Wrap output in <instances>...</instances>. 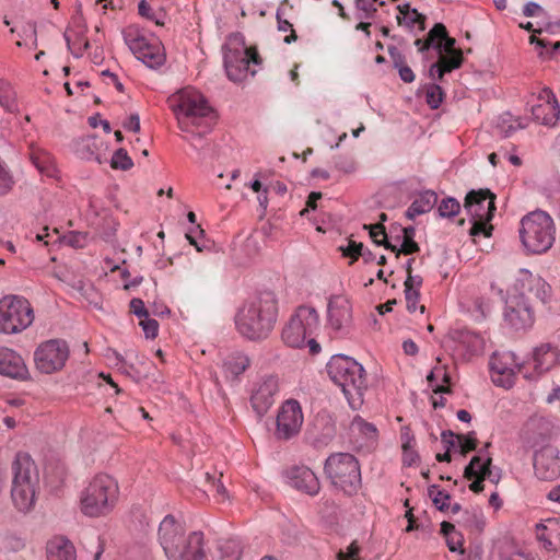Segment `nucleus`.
Returning <instances> with one entry per match:
<instances>
[{
    "instance_id": "24",
    "label": "nucleus",
    "mask_w": 560,
    "mask_h": 560,
    "mask_svg": "<svg viewBox=\"0 0 560 560\" xmlns=\"http://www.w3.org/2000/svg\"><path fill=\"white\" fill-rule=\"evenodd\" d=\"M0 374L11 378L24 380L28 370L19 353L9 348H0Z\"/></svg>"
},
{
    "instance_id": "8",
    "label": "nucleus",
    "mask_w": 560,
    "mask_h": 560,
    "mask_svg": "<svg viewBox=\"0 0 560 560\" xmlns=\"http://www.w3.org/2000/svg\"><path fill=\"white\" fill-rule=\"evenodd\" d=\"M555 233L553 220L545 211L529 212L521 220L518 234L527 254L539 255L548 252L555 242Z\"/></svg>"
},
{
    "instance_id": "57",
    "label": "nucleus",
    "mask_w": 560,
    "mask_h": 560,
    "mask_svg": "<svg viewBox=\"0 0 560 560\" xmlns=\"http://www.w3.org/2000/svg\"><path fill=\"white\" fill-rule=\"evenodd\" d=\"M360 547L355 541L351 542L347 548V552L340 551L338 555L339 560H358Z\"/></svg>"
},
{
    "instance_id": "12",
    "label": "nucleus",
    "mask_w": 560,
    "mask_h": 560,
    "mask_svg": "<svg viewBox=\"0 0 560 560\" xmlns=\"http://www.w3.org/2000/svg\"><path fill=\"white\" fill-rule=\"evenodd\" d=\"M319 327V315L313 306L300 305L282 329L281 338L291 348H302Z\"/></svg>"
},
{
    "instance_id": "11",
    "label": "nucleus",
    "mask_w": 560,
    "mask_h": 560,
    "mask_svg": "<svg viewBox=\"0 0 560 560\" xmlns=\"http://www.w3.org/2000/svg\"><path fill=\"white\" fill-rule=\"evenodd\" d=\"M122 37L135 57L145 66L154 69L163 65L165 55L159 38L135 24L128 25L122 31Z\"/></svg>"
},
{
    "instance_id": "14",
    "label": "nucleus",
    "mask_w": 560,
    "mask_h": 560,
    "mask_svg": "<svg viewBox=\"0 0 560 560\" xmlns=\"http://www.w3.org/2000/svg\"><path fill=\"white\" fill-rule=\"evenodd\" d=\"M34 320L30 302L16 295H5L0 300V331L16 334L26 329Z\"/></svg>"
},
{
    "instance_id": "2",
    "label": "nucleus",
    "mask_w": 560,
    "mask_h": 560,
    "mask_svg": "<svg viewBox=\"0 0 560 560\" xmlns=\"http://www.w3.org/2000/svg\"><path fill=\"white\" fill-rule=\"evenodd\" d=\"M278 317V299L266 290L246 300L237 310L234 322L236 330L249 340H261L275 328Z\"/></svg>"
},
{
    "instance_id": "56",
    "label": "nucleus",
    "mask_w": 560,
    "mask_h": 560,
    "mask_svg": "<svg viewBox=\"0 0 560 560\" xmlns=\"http://www.w3.org/2000/svg\"><path fill=\"white\" fill-rule=\"evenodd\" d=\"M138 12L141 16H143L148 20H151V21H155V23L158 25H162V23L159 20H155V14H154L151 5L145 0H141L139 2Z\"/></svg>"
},
{
    "instance_id": "5",
    "label": "nucleus",
    "mask_w": 560,
    "mask_h": 560,
    "mask_svg": "<svg viewBox=\"0 0 560 560\" xmlns=\"http://www.w3.org/2000/svg\"><path fill=\"white\" fill-rule=\"evenodd\" d=\"M120 498L116 478L101 472L95 475L79 494V510L90 518L106 517L114 512Z\"/></svg>"
},
{
    "instance_id": "22",
    "label": "nucleus",
    "mask_w": 560,
    "mask_h": 560,
    "mask_svg": "<svg viewBox=\"0 0 560 560\" xmlns=\"http://www.w3.org/2000/svg\"><path fill=\"white\" fill-rule=\"evenodd\" d=\"M285 475L290 486L306 494L315 495L320 489L317 476L306 466H293L287 470Z\"/></svg>"
},
{
    "instance_id": "16",
    "label": "nucleus",
    "mask_w": 560,
    "mask_h": 560,
    "mask_svg": "<svg viewBox=\"0 0 560 560\" xmlns=\"http://www.w3.org/2000/svg\"><path fill=\"white\" fill-rule=\"evenodd\" d=\"M303 412L298 400L284 401L277 415L275 435L278 440L288 441L295 436L303 424Z\"/></svg>"
},
{
    "instance_id": "9",
    "label": "nucleus",
    "mask_w": 560,
    "mask_h": 560,
    "mask_svg": "<svg viewBox=\"0 0 560 560\" xmlns=\"http://www.w3.org/2000/svg\"><path fill=\"white\" fill-rule=\"evenodd\" d=\"M11 497L15 508L21 512L30 511L35 503L38 474L35 463L26 453H18L12 463Z\"/></svg>"
},
{
    "instance_id": "10",
    "label": "nucleus",
    "mask_w": 560,
    "mask_h": 560,
    "mask_svg": "<svg viewBox=\"0 0 560 560\" xmlns=\"http://www.w3.org/2000/svg\"><path fill=\"white\" fill-rule=\"evenodd\" d=\"M324 470L335 487L352 495L361 487V470L358 459L350 453L331 454Z\"/></svg>"
},
{
    "instance_id": "42",
    "label": "nucleus",
    "mask_w": 560,
    "mask_h": 560,
    "mask_svg": "<svg viewBox=\"0 0 560 560\" xmlns=\"http://www.w3.org/2000/svg\"><path fill=\"white\" fill-rule=\"evenodd\" d=\"M460 210V203L452 197H447L441 201L438 211L442 218H453Z\"/></svg>"
},
{
    "instance_id": "6",
    "label": "nucleus",
    "mask_w": 560,
    "mask_h": 560,
    "mask_svg": "<svg viewBox=\"0 0 560 560\" xmlns=\"http://www.w3.org/2000/svg\"><path fill=\"white\" fill-rule=\"evenodd\" d=\"M327 373L331 381L338 385L351 406L362 402V397L368 388L364 368L354 359L335 354L327 365Z\"/></svg>"
},
{
    "instance_id": "25",
    "label": "nucleus",
    "mask_w": 560,
    "mask_h": 560,
    "mask_svg": "<svg viewBox=\"0 0 560 560\" xmlns=\"http://www.w3.org/2000/svg\"><path fill=\"white\" fill-rule=\"evenodd\" d=\"M536 537L548 551H560V518H548L537 524Z\"/></svg>"
},
{
    "instance_id": "45",
    "label": "nucleus",
    "mask_w": 560,
    "mask_h": 560,
    "mask_svg": "<svg viewBox=\"0 0 560 560\" xmlns=\"http://www.w3.org/2000/svg\"><path fill=\"white\" fill-rule=\"evenodd\" d=\"M427 103L432 109H436L443 101V90L438 84H431L427 89Z\"/></svg>"
},
{
    "instance_id": "54",
    "label": "nucleus",
    "mask_w": 560,
    "mask_h": 560,
    "mask_svg": "<svg viewBox=\"0 0 560 560\" xmlns=\"http://www.w3.org/2000/svg\"><path fill=\"white\" fill-rule=\"evenodd\" d=\"M416 445L402 447V463L406 466H411L419 459V454L415 448Z\"/></svg>"
},
{
    "instance_id": "33",
    "label": "nucleus",
    "mask_w": 560,
    "mask_h": 560,
    "mask_svg": "<svg viewBox=\"0 0 560 560\" xmlns=\"http://www.w3.org/2000/svg\"><path fill=\"white\" fill-rule=\"evenodd\" d=\"M441 533L445 537L446 544L448 549L452 552L460 551L462 553L464 550L463 547V536L460 533H458L455 529V526L452 523H448L446 521L441 523Z\"/></svg>"
},
{
    "instance_id": "39",
    "label": "nucleus",
    "mask_w": 560,
    "mask_h": 560,
    "mask_svg": "<svg viewBox=\"0 0 560 560\" xmlns=\"http://www.w3.org/2000/svg\"><path fill=\"white\" fill-rule=\"evenodd\" d=\"M428 493L438 510H440V511L448 510L451 495L447 492L440 490L439 486L432 485L428 488Z\"/></svg>"
},
{
    "instance_id": "53",
    "label": "nucleus",
    "mask_w": 560,
    "mask_h": 560,
    "mask_svg": "<svg viewBox=\"0 0 560 560\" xmlns=\"http://www.w3.org/2000/svg\"><path fill=\"white\" fill-rule=\"evenodd\" d=\"M215 498L220 509L226 508L230 504V495L224 485L219 480L215 485Z\"/></svg>"
},
{
    "instance_id": "4",
    "label": "nucleus",
    "mask_w": 560,
    "mask_h": 560,
    "mask_svg": "<svg viewBox=\"0 0 560 560\" xmlns=\"http://www.w3.org/2000/svg\"><path fill=\"white\" fill-rule=\"evenodd\" d=\"M159 541L170 560H207L203 534L192 532L186 537L183 524L173 515L160 523Z\"/></svg>"
},
{
    "instance_id": "58",
    "label": "nucleus",
    "mask_w": 560,
    "mask_h": 560,
    "mask_svg": "<svg viewBox=\"0 0 560 560\" xmlns=\"http://www.w3.org/2000/svg\"><path fill=\"white\" fill-rule=\"evenodd\" d=\"M336 167L345 173H351L354 171L355 168V165H354V162L353 160L351 159H348V158H343V156H339L337 160H336Z\"/></svg>"
},
{
    "instance_id": "18",
    "label": "nucleus",
    "mask_w": 560,
    "mask_h": 560,
    "mask_svg": "<svg viewBox=\"0 0 560 560\" xmlns=\"http://www.w3.org/2000/svg\"><path fill=\"white\" fill-rule=\"evenodd\" d=\"M492 381L495 385L510 388L514 384L516 373H522L524 365L515 362L512 352L494 353L490 359Z\"/></svg>"
},
{
    "instance_id": "64",
    "label": "nucleus",
    "mask_w": 560,
    "mask_h": 560,
    "mask_svg": "<svg viewBox=\"0 0 560 560\" xmlns=\"http://www.w3.org/2000/svg\"><path fill=\"white\" fill-rule=\"evenodd\" d=\"M397 70L399 73V78L404 82L411 83L415 81V73L409 66H407V65L401 66V67L397 68Z\"/></svg>"
},
{
    "instance_id": "30",
    "label": "nucleus",
    "mask_w": 560,
    "mask_h": 560,
    "mask_svg": "<svg viewBox=\"0 0 560 560\" xmlns=\"http://www.w3.org/2000/svg\"><path fill=\"white\" fill-rule=\"evenodd\" d=\"M438 202V195L433 190H424L411 202L406 217L413 220L416 217L430 212Z\"/></svg>"
},
{
    "instance_id": "41",
    "label": "nucleus",
    "mask_w": 560,
    "mask_h": 560,
    "mask_svg": "<svg viewBox=\"0 0 560 560\" xmlns=\"http://www.w3.org/2000/svg\"><path fill=\"white\" fill-rule=\"evenodd\" d=\"M110 166L114 170L128 171L133 166V162L125 149H118L112 156Z\"/></svg>"
},
{
    "instance_id": "40",
    "label": "nucleus",
    "mask_w": 560,
    "mask_h": 560,
    "mask_svg": "<svg viewBox=\"0 0 560 560\" xmlns=\"http://www.w3.org/2000/svg\"><path fill=\"white\" fill-rule=\"evenodd\" d=\"M439 62L441 66H443V70L448 73L455 69H458L462 67L464 57L462 50H458L457 52L452 54H441L439 55Z\"/></svg>"
},
{
    "instance_id": "17",
    "label": "nucleus",
    "mask_w": 560,
    "mask_h": 560,
    "mask_svg": "<svg viewBox=\"0 0 560 560\" xmlns=\"http://www.w3.org/2000/svg\"><path fill=\"white\" fill-rule=\"evenodd\" d=\"M352 324V307L348 299L342 295H334L327 305V326L337 336L349 332Z\"/></svg>"
},
{
    "instance_id": "55",
    "label": "nucleus",
    "mask_w": 560,
    "mask_h": 560,
    "mask_svg": "<svg viewBox=\"0 0 560 560\" xmlns=\"http://www.w3.org/2000/svg\"><path fill=\"white\" fill-rule=\"evenodd\" d=\"M130 311L141 319L149 316L144 303L140 299H132L130 302Z\"/></svg>"
},
{
    "instance_id": "47",
    "label": "nucleus",
    "mask_w": 560,
    "mask_h": 560,
    "mask_svg": "<svg viewBox=\"0 0 560 560\" xmlns=\"http://www.w3.org/2000/svg\"><path fill=\"white\" fill-rule=\"evenodd\" d=\"M472 226L470 229V235L478 236L483 235L486 237L491 235L492 225L490 224L491 220L483 219H471Z\"/></svg>"
},
{
    "instance_id": "13",
    "label": "nucleus",
    "mask_w": 560,
    "mask_h": 560,
    "mask_svg": "<svg viewBox=\"0 0 560 560\" xmlns=\"http://www.w3.org/2000/svg\"><path fill=\"white\" fill-rule=\"evenodd\" d=\"M249 366L250 359L244 351L226 349L218 353L215 386L223 399L226 398L224 386L233 387L238 384Z\"/></svg>"
},
{
    "instance_id": "61",
    "label": "nucleus",
    "mask_w": 560,
    "mask_h": 560,
    "mask_svg": "<svg viewBox=\"0 0 560 560\" xmlns=\"http://www.w3.org/2000/svg\"><path fill=\"white\" fill-rule=\"evenodd\" d=\"M388 54L396 69L406 65L405 56L396 47H389Z\"/></svg>"
},
{
    "instance_id": "27",
    "label": "nucleus",
    "mask_w": 560,
    "mask_h": 560,
    "mask_svg": "<svg viewBox=\"0 0 560 560\" xmlns=\"http://www.w3.org/2000/svg\"><path fill=\"white\" fill-rule=\"evenodd\" d=\"M46 560H77L73 542L65 536H54L45 547Z\"/></svg>"
},
{
    "instance_id": "21",
    "label": "nucleus",
    "mask_w": 560,
    "mask_h": 560,
    "mask_svg": "<svg viewBox=\"0 0 560 560\" xmlns=\"http://www.w3.org/2000/svg\"><path fill=\"white\" fill-rule=\"evenodd\" d=\"M279 390L278 378L273 375L264 377L250 396V404L256 415L261 418L275 404Z\"/></svg>"
},
{
    "instance_id": "20",
    "label": "nucleus",
    "mask_w": 560,
    "mask_h": 560,
    "mask_svg": "<svg viewBox=\"0 0 560 560\" xmlns=\"http://www.w3.org/2000/svg\"><path fill=\"white\" fill-rule=\"evenodd\" d=\"M535 475L540 480L551 481L560 476L559 451L553 445H545L534 455Z\"/></svg>"
},
{
    "instance_id": "31",
    "label": "nucleus",
    "mask_w": 560,
    "mask_h": 560,
    "mask_svg": "<svg viewBox=\"0 0 560 560\" xmlns=\"http://www.w3.org/2000/svg\"><path fill=\"white\" fill-rule=\"evenodd\" d=\"M492 463V458L490 456H487L486 458H482L480 455L474 456L469 464L465 467L464 470V477L466 479H474L477 475L482 476H490V465Z\"/></svg>"
},
{
    "instance_id": "37",
    "label": "nucleus",
    "mask_w": 560,
    "mask_h": 560,
    "mask_svg": "<svg viewBox=\"0 0 560 560\" xmlns=\"http://www.w3.org/2000/svg\"><path fill=\"white\" fill-rule=\"evenodd\" d=\"M369 230L370 236L377 246H384L392 252L396 250V246L388 242L385 226L382 223L364 225Z\"/></svg>"
},
{
    "instance_id": "49",
    "label": "nucleus",
    "mask_w": 560,
    "mask_h": 560,
    "mask_svg": "<svg viewBox=\"0 0 560 560\" xmlns=\"http://www.w3.org/2000/svg\"><path fill=\"white\" fill-rule=\"evenodd\" d=\"M420 299V291L415 288H409L406 285L405 289V300L407 304V310L410 313H413L417 310V304Z\"/></svg>"
},
{
    "instance_id": "1",
    "label": "nucleus",
    "mask_w": 560,
    "mask_h": 560,
    "mask_svg": "<svg viewBox=\"0 0 560 560\" xmlns=\"http://www.w3.org/2000/svg\"><path fill=\"white\" fill-rule=\"evenodd\" d=\"M178 127L188 133L190 145L197 151L208 148V115L210 107L207 97L192 86H186L170 95L166 101Z\"/></svg>"
},
{
    "instance_id": "28",
    "label": "nucleus",
    "mask_w": 560,
    "mask_h": 560,
    "mask_svg": "<svg viewBox=\"0 0 560 560\" xmlns=\"http://www.w3.org/2000/svg\"><path fill=\"white\" fill-rule=\"evenodd\" d=\"M30 160L38 172L47 177H54L56 175V166L52 156L44 149L32 143L30 145Z\"/></svg>"
},
{
    "instance_id": "62",
    "label": "nucleus",
    "mask_w": 560,
    "mask_h": 560,
    "mask_svg": "<svg viewBox=\"0 0 560 560\" xmlns=\"http://www.w3.org/2000/svg\"><path fill=\"white\" fill-rule=\"evenodd\" d=\"M446 72L443 70V66L440 62L432 63L429 68L428 75L432 80L441 81Z\"/></svg>"
},
{
    "instance_id": "26",
    "label": "nucleus",
    "mask_w": 560,
    "mask_h": 560,
    "mask_svg": "<svg viewBox=\"0 0 560 560\" xmlns=\"http://www.w3.org/2000/svg\"><path fill=\"white\" fill-rule=\"evenodd\" d=\"M547 100L532 107L534 118L545 126H555L560 117V106L550 90H544Z\"/></svg>"
},
{
    "instance_id": "35",
    "label": "nucleus",
    "mask_w": 560,
    "mask_h": 560,
    "mask_svg": "<svg viewBox=\"0 0 560 560\" xmlns=\"http://www.w3.org/2000/svg\"><path fill=\"white\" fill-rule=\"evenodd\" d=\"M446 36V27L442 23H436L434 26L429 31L428 38L421 39L418 38L415 40V46L418 48L420 52H424L431 47L434 48V43L438 37H445Z\"/></svg>"
},
{
    "instance_id": "19",
    "label": "nucleus",
    "mask_w": 560,
    "mask_h": 560,
    "mask_svg": "<svg viewBox=\"0 0 560 560\" xmlns=\"http://www.w3.org/2000/svg\"><path fill=\"white\" fill-rule=\"evenodd\" d=\"M464 209L471 219L492 220L495 211V195L488 188L470 190L466 195Z\"/></svg>"
},
{
    "instance_id": "63",
    "label": "nucleus",
    "mask_w": 560,
    "mask_h": 560,
    "mask_svg": "<svg viewBox=\"0 0 560 560\" xmlns=\"http://www.w3.org/2000/svg\"><path fill=\"white\" fill-rule=\"evenodd\" d=\"M124 128L129 131L138 132L140 130L139 115L138 114L130 115L129 118L125 121Z\"/></svg>"
},
{
    "instance_id": "34",
    "label": "nucleus",
    "mask_w": 560,
    "mask_h": 560,
    "mask_svg": "<svg viewBox=\"0 0 560 560\" xmlns=\"http://www.w3.org/2000/svg\"><path fill=\"white\" fill-rule=\"evenodd\" d=\"M463 525L471 532L481 533L485 528L486 521L480 509L466 510L463 514Z\"/></svg>"
},
{
    "instance_id": "48",
    "label": "nucleus",
    "mask_w": 560,
    "mask_h": 560,
    "mask_svg": "<svg viewBox=\"0 0 560 560\" xmlns=\"http://www.w3.org/2000/svg\"><path fill=\"white\" fill-rule=\"evenodd\" d=\"M363 246L364 245L362 243H357L352 240H349L348 244L346 246H340L339 249L342 252L345 257H349L352 259V261H355L362 254L361 250Z\"/></svg>"
},
{
    "instance_id": "38",
    "label": "nucleus",
    "mask_w": 560,
    "mask_h": 560,
    "mask_svg": "<svg viewBox=\"0 0 560 560\" xmlns=\"http://www.w3.org/2000/svg\"><path fill=\"white\" fill-rule=\"evenodd\" d=\"M350 429L352 432H358L366 440L374 441L377 436V430L374 424L366 422L360 416H355L351 421Z\"/></svg>"
},
{
    "instance_id": "36",
    "label": "nucleus",
    "mask_w": 560,
    "mask_h": 560,
    "mask_svg": "<svg viewBox=\"0 0 560 560\" xmlns=\"http://www.w3.org/2000/svg\"><path fill=\"white\" fill-rule=\"evenodd\" d=\"M404 240L399 248L396 247V257H399L400 254L411 255L418 253L420 247L417 242L413 241V236L416 233V229L413 226H406L402 229Z\"/></svg>"
},
{
    "instance_id": "29",
    "label": "nucleus",
    "mask_w": 560,
    "mask_h": 560,
    "mask_svg": "<svg viewBox=\"0 0 560 560\" xmlns=\"http://www.w3.org/2000/svg\"><path fill=\"white\" fill-rule=\"evenodd\" d=\"M242 552L243 548L238 539L221 538L217 540L212 560H241Z\"/></svg>"
},
{
    "instance_id": "15",
    "label": "nucleus",
    "mask_w": 560,
    "mask_h": 560,
    "mask_svg": "<svg viewBox=\"0 0 560 560\" xmlns=\"http://www.w3.org/2000/svg\"><path fill=\"white\" fill-rule=\"evenodd\" d=\"M69 347L66 341L51 339L40 343L34 352L36 369L44 374L59 372L69 359Z\"/></svg>"
},
{
    "instance_id": "59",
    "label": "nucleus",
    "mask_w": 560,
    "mask_h": 560,
    "mask_svg": "<svg viewBox=\"0 0 560 560\" xmlns=\"http://www.w3.org/2000/svg\"><path fill=\"white\" fill-rule=\"evenodd\" d=\"M401 447L416 445L415 435L409 427H404L400 432Z\"/></svg>"
},
{
    "instance_id": "50",
    "label": "nucleus",
    "mask_w": 560,
    "mask_h": 560,
    "mask_svg": "<svg viewBox=\"0 0 560 560\" xmlns=\"http://www.w3.org/2000/svg\"><path fill=\"white\" fill-rule=\"evenodd\" d=\"M277 22H278V30L280 32H288V31L291 32L290 35L285 36L283 39L285 44H291L298 39V36L295 34V31L293 30L292 24L289 21L282 19L280 16L279 12H277Z\"/></svg>"
},
{
    "instance_id": "3",
    "label": "nucleus",
    "mask_w": 560,
    "mask_h": 560,
    "mask_svg": "<svg viewBox=\"0 0 560 560\" xmlns=\"http://www.w3.org/2000/svg\"><path fill=\"white\" fill-rule=\"evenodd\" d=\"M515 288L520 291V294L506 301L504 320L516 330L526 329L534 323V313L528 303V295L532 294L546 303L549 298L550 285L529 270L521 269Z\"/></svg>"
},
{
    "instance_id": "32",
    "label": "nucleus",
    "mask_w": 560,
    "mask_h": 560,
    "mask_svg": "<svg viewBox=\"0 0 560 560\" xmlns=\"http://www.w3.org/2000/svg\"><path fill=\"white\" fill-rule=\"evenodd\" d=\"M0 105L10 113L19 110L16 92L12 85L3 79H0Z\"/></svg>"
},
{
    "instance_id": "60",
    "label": "nucleus",
    "mask_w": 560,
    "mask_h": 560,
    "mask_svg": "<svg viewBox=\"0 0 560 560\" xmlns=\"http://www.w3.org/2000/svg\"><path fill=\"white\" fill-rule=\"evenodd\" d=\"M65 240L70 246L80 248L84 246L85 235L81 233H71L68 236H66Z\"/></svg>"
},
{
    "instance_id": "51",
    "label": "nucleus",
    "mask_w": 560,
    "mask_h": 560,
    "mask_svg": "<svg viewBox=\"0 0 560 560\" xmlns=\"http://www.w3.org/2000/svg\"><path fill=\"white\" fill-rule=\"evenodd\" d=\"M408 27H412L415 24L419 25V31L425 30V15L420 13L417 9H412L411 13L407 15V21H402Z\"/></svg>"
},
{
    "instance_id": "52",
    "label": "nucleus",
    "mask_w": 560,
    "mask_h": 560,
    "mask_svg": "<svg viewBox=\"0 0 560 560\" xmlns=\"http://www.w3.org/2000/svg\"><path fill=\"white\" fill-rule=\"evenodd\" d=\"M140 326L142 327L147 338H155L159 332V323L153 319L149 318V316L144 317L140 320Z\"/></svg>"
},
{
    "instance_id": "23",
    "label": "nucleus",
    "mask_w": 560,
    "mask_h": 560,
    "mask_svg": "<svg viewBox=\"0 0 560 560\" xmlns=\"http://www.w3.org/2000/svg\"><path fill=\"white\" fill-rule=\"evenodd\" d=\"M560 364V350L550 343L540 345L534 351L535 374L524 373L526 380H535L553 366Z\"/></svg>"
},
{
    "instance_id": "43",
    "label": "nucleus",
    "mask_w": 560,
    "mask_h": 560,
    "mask_svg": "<svg viewBox=\"0 0 560 560\" xmlns=\"http://www.w3.org/2000/svg\"><path fill=\"white\" fill-rule=\"evenodd\" d=\"M65 37L68 48L77 58L81 57L90 46L89 40L79 35H77L75 38L72 39L71 36L68 33H66Z\"/></svg>"
},
{
    "instance_id": "44",
    "label": "nucleus",
    "mask_w": 560,
    "mask_h": 560,
    "mask_svg": "<svg viewBox=\"0 0 560 560\" xmlns=\"http://www.w3.org/2000/svg\"><path fill=\"white\" fill-rule=\"evenodd\" d=\"M456 440L460 454L464 456L468 452L475 451L477 447V439L475 438V432H469L468 434H457Z\"/></svg>"
},
{
    "instance_id": "7",
    "label": "nucleus",
    "mask_w": 560,
    "mask_h": 560,
    "mask_svg": "<svg viewBox=\"0 0 560 560\" xmlns=\"http://www.w3.org/2000/svg\"><path fill=\"white\" fill-rule=\"evenodd\" d=\"M223 65L228 78L233 82H243L247 77L255 75L257 70L252 68L261 63L256 47H247L244 36L240 33L231 34L222 47Z\"/></svg>"
},
{
    "instance_id": "46",
    "label": "nucleus",
    "mask_w": 560,
    "mask_h": 560,
    "mask_svg": "<svg viewBox=\"0 0 560 560\" xmlns=\"http://www.w3.org/2000/svg\"><path fill=\"white\" fill-rule=\"evenodd\" d=\"M455 38L450 37L448 34L446 33L445 37L436 38L434 43V48L438 50L439 55L457 52L459 49L455 48Z\"/></svg>"
}]
</instances>
